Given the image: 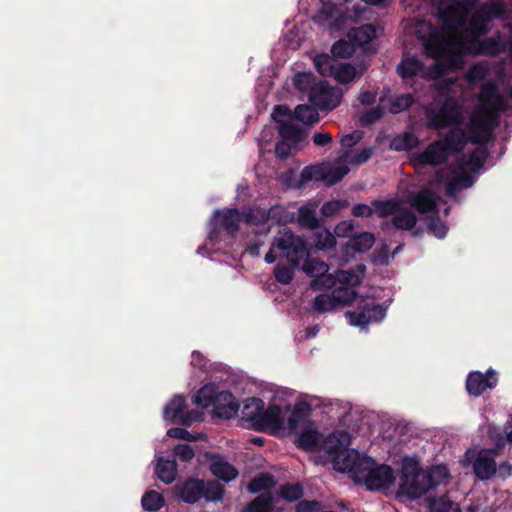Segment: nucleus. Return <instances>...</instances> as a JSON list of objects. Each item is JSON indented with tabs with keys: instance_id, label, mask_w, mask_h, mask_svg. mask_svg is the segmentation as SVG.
Returning a JSON list of instances; mask_svg holds the SVG:
<instances>
[{
	"instance_id": "nucleus-1",
	"label": "nucleus",
	"mask_w": 512,
	"mask_h": 512,
	"mask_svg": "<svg viewBox=\"0 0 512 512\" xmlns=\"http://www.w3.org/2000/svg\"><path fill=\"white\" fill-rule=\"evenodd\" d=\"M479 102L480 111L472 117L469 129V140L472 144L487 143L499 124L500 113L508 109L507 100L492 80H486L480 86Z\"/></svg>"
},
{
	"instance_id": "nucleus-2",
	"label": "nucleus",
	"mask_w": 512,
	"mask_h": 512,
	"mask_svg": "<svg viewBox=\"0 0 512 512\" xmlns=\"http://www.w3.org/2000/svg\"><path fill=\"white\" fill-rule=\"evenodd\" d=\"M273 247H277L281 256L286 258L289 263V266L277 264L274 268V277L277 282L288 285L294 278V270L308 256L306 242L290 229H283L279 232V236L274 238Z\"/></svg>"
},
{
	"instance_id": "nucleus-3",
	"label": "nucleus",
	"mask_w": 512,
	"mask_h": 512,
	"mask_svg": "<svg viewBox=\"0 0 512 512\" xmlns=\"http://www.w3.org/2000/svg\"><path fill=\"white\" fill-rule=\"evenodd\" d=\"M431 489L429 476L425 475L419 463L412 458H405L402 464L399 492L409 499H417Z\"/></svg>"
},
{
	"instance_id": "nucleus-4",
	"label": "nucleus",
	"mask_w": 512,
	"mask_h": 512,
	"mask_svg": "<svg viewBox=\"0 0 512 512\" xmlns=\"http://www.w3.org/2000/svg\"><path fill=\"white\" fill-rule=\"evenodd\" d=\"M496 449H480L479 451L469 449L465 452V461L472 464L475 477L480 481H488L497 473L495 457Z\"/></svg>"
},
{
	"instance_id": "nucleus-5",
	"label": "nucleus",
	"mask_w": 512,
	"mask_h": 512,
	"mask_svg": "<svg viewBox=\"0 0 512 512\" xmlns=\"http://www.w3.org/2000/svg\"><path fill=\"white\" fill-rule=\"evenodd\" d=\"M242 214L237 208H225L215 210L209 231V238L216 240L223 230L230 236H235L240 229Z\"/></svg>"
},
{
	"instance_id": "nucleus-6",
	"label": "nucleus",
	"mask_w": 512,
	"mask_h": 512,
	"mask_svg": "<svg viewBox=\"0 0 512 512\" xmlns=\"http://www.w3.org/2000/svg\"><path fill=\"white\" fill-rule=\"evenodd\" d=\"M342 96L341 89L331 86L326 81H319L312 88L308 99L314 107L322 111H331L341 103Z\"/></svg>"
},
{
	"instance_id": "nucleus-7",
	"label": "nucleus",
	"mask_w": 512,
	"mask_h": 512,
	"mask_svg": "<svg viewBox=\"0 0 512 512\" xmlns=\"http://www.w3.org/2000/svg\"><path fill=\"white\" fill-rule=\"evenodd\" d=\"M359 311H347L346 318L352 326L364 327L373 322H380L386 316V308L374 300L362 301Z\"/></svg>"
},
{
	"instance_id": "nucleus-8",
	"label": "nucleus",
	"mask_w": 512,
	"mask_h": 512,
	"mask_svg": "<svg viewBox=\"0 0 512 512\" xmlns=\"http://www.w3.org/2000/svg\"><path fill=\"white\" fill-rule=\"evenodd\" d=\"M430 32L419 36L426 55L435 60L445 58L451 53V43L442 30L430 25Z\"/></svg>"
},
{
	"instance_id": "nucleus-9",
	"label": "nucleus",
	"mask_w": 512,
	"mask_h": 512,
	"mask_svg": "<svg viewBox=\"0 0 512 512\" xmlns=\"http://www.w3.org/2000/svg\"><path fill=\"white\" fill-rule=\"evenodd\" d=\"M426 116L429 121V127L434 129H444L453 125H459L462 120L459 108L447 101L438 109H427Z\"/></svg>"
},
{
	"instance_id": "nucleus-10",
	"label": "nucleus",
	"mask_w": 512,
	"mask_h": 512,
	"mask_svg": "<svg viewBox=\"0 0 512 512\" xmlns=\"http://www.w3.org/2000/svg\"><path fill=\"white\" fill-rule=\"evenodd\" d=\"M497 383V373L494 369H488L485 374L474 371L467 376L466 390L470 396L479 397L487 388H495Z\"/></svg>"
},
{
	"instance_id": "nucleus-11",
	"label": "nucleus",
	"mask_w": 512,
	"mask_h": 512,
	"mask_svg": "<svg viewBox=\"0 0 512 512\" xmlns=\"http://www.w3.org/2000/svg\"><path fill=\"white\" fill-rule=\"evenodd\" d=\"M448 152L440 140L429 144L425 150L414 156L413 162L416 166H438L446 162Z\"/></svg>"
},
{
	"instance_id": "nucleus-12",
	"label": "nucleus",
	"mask_w": 512,
	"mask_h": 512,
	"mask_svg": "<svg viewBox=\"0 0 512 512\" xmlns=\"http://www.w3.org/2000/svg\"><path fill=\"white\" fill-rule=\"evenodd\" d=\"M394 480V473L390 466L376 465L375 463L364 479V483L368 490H379L389 487Z\"/></svg>"
},
{
	"instance_id": "nucleus-13",
	"label": "nucleus",
	"mask_w": 512,
	"mask_h": 512,
	"mask_svg": "<svg viewBox=\"0 0 512 512\" xmlns=\"http://www.w3.org/2000/svg\"><path fill=\"white\" fill-rule=\"evenodd\" d=\"M436 13L444 26L449 29L463 26L467 17L449 0H440L437 4Z\"/></svg>"
},
{
	"instance_id": "nucleus-14",
	"label": "nucleus",
	"mask_w": 512,
	"mask_h": 512,
	"mask_svg": "<svg viewBox=\"0 0 512 512\" xmlns=\"http://www.w3.org/2000/svg\"><path fill=\"white\" fill-rule=\"evenodd\" d=\"M204 480L189 477L175 485L177 496L187 504H195L203 497Z\"/></svg>"
},
{
	"instance_id": "nucleus-15",
	"label": "nucleus",
	"mask_w": 512,
	"mask_h": 512,
	"mask_svg": "<svg viewBox=\"0 0 512 512\" xmlns=\"http://www.w3.org/2000/svg\"><path fill=\"white\" fill-rule=\"evenodd\" d=\"M351 444V436L345 430H337L329 434L322 443V449L331 461L339 459V455Z\"/></svg>"
},
{
	"instance_id": "nucleus-16",
	"label": "nucleus",
	"mask_w": 512,
	"mask_h": 512,
	"mask_svg": "<svg viewBox=\"0 0 512 512\" xmlns=\"http://www.w3.org/2000/svg\"><path fill=\"white\" fill-rule=\"evenodd\" d=\"M238 410L239 404L232 392L228 390L217 391L213 405V413L216 417L228 420L234 417Z\"/></svg>"
},
{
	"instance_id": "nucleus-17",
	"label": "nucleus",
	"mask_w": 512,
	"mask_h": 512,
	"mask_svg": "<svg viewBox=\"0 0 512 512\" xmlns=\"http://www.w3.org/2000/svg\"><path fill=\"white\" fill-rule=\"evenodd\" d=\"M211 473L220 480L230 482L237 478L238 470L224 456L217 453H207Z\"/></svg>"
},
{
	"instance_id": "nucleus-18",
	"label": "nucleus",
	"mask_w": 512,
	"mask_h": 512,
	"mask_svg": "<svg viewBox=\"0 0 512 512\" xmlns=\"http://www.w3.org/2000/svg\"><path fill=\"white\" fill-rule=\"evenodd\" d=\"M360 277L351 271V279L347 282H338L335 289L332 291V296L337 305H350L356 298L357 293L355 288L360 285Z\"/></svg>"
},
{
	"instance_id": "nucleus-19",
	"label": "nucleus",
	"mask_w": 512,
	"mask_h": 512,
	"mask_svg": "<svg viewBox=\"0 0 512 512\" xmlns=\"http://www.w3.org/2000/svg\"><path fill=\"white\" fill-rule=\"evenodd\" d=\"M253 428L256 431H264L268 428H284L282 409L278 405L274 404L269 405L267 409L264 408Z\"/></svg>"
},
{
	"instance_id": "nucleus-20",
	"label": "nucleus",
	"mask_w": 512,
	"mask_h": 512,
	"mask_svg": "<svg viewBox=\"0 0 512 512\" xmlns=\"http://www.w3.org/2000/svg\"><path fill=\"white\" fill-rule=\"evenodd\" d=\"M349 277L351 278V271L347 270H338L335 274H327L326 272H323L312 279L309 287L313 291L322 289L334 290L338 282H347L349 281Z\"/></svg>"
},
{
	"instance_id": "nucleus-21",
	"label": "nucleus",
	"mask_w": 512,
	"mask_h": 512,
	"mask_svg": "<svg viewBox=\"0 0 512 512\" xmlns=\"http://www.w3.org/2000/svg\"><path fill=\"white\" fill-rule=\"evenodd\" d=\"M411 206L421 214L436 213L437 203L436 196L430 189L424 188L414 193L410 197Z\"/></svg>"
},
{
	"instance_id": "nucleus-22",
	"label": "nucleus",
	"mask_w": 512,
	"mask_h": 512,
	"mask_svg": "<svg viewBox=\"0 0 512 512\" xmlns=\"http://www.w3.org/2000/svg\"><path fill=\"white\" fill-rule=\"evenodd\" d=\"M447 152L459 153L470 142L469 136L459 127L451 128L444 139L440 140Z\"/></svg>"
},
{
	"instance_id": "nucleus-23",
	"label": "nucleus",
	"mask_w": 512,
	"mask_h": 512,
	"mask_svg": "<svg viewBox=\"0 0 512 512\" xmlns=\"http://www.w3.org/2000/svg\"><path fill=\"white\" fill-rule=\"evenodd\" d=\"M351 152L346 151L343 156L336 159L335 164L325 170V183L333 186L340 182L350 171L347 164V158Z\"/></svg>"
},
{
	"instance_id": "nucleus-24",
	"label": "nucleus",
	"mask_w": 512,
	"mask_h": 512,
	"mask_svg": "<svg viewBox=\"0 0 512 512\" xmlns=\"http://www.w3.org/2000/svg\"><path fill=\"white\" fill-rule=\"evenodd\" d=\"M155 475L165 484L173 483L177 476V463L175 459L159 457L155 466Z\"/></svg>"
},
{
	"instance_id": "nucleus-25",
	"label": "nucleus",
	"mask_w": 512,
	"mask_h": 512,
	"mask_svg": "<svg viewBox=\"0 0 512 512\" xmlns=\"http://www.w3.org/2000/svg\"><path fill=\"white\" fill-rule=\"evenodd\" d=\"M424 70V63L417 56H408L397 65V73L403 79L417 76Z\"/></svg>"
},
{
	"instance_id": "nucleus-26",
	"label": "nucleus",
	"mask_w": 512,
	"mask_h": 512,
	"mask_svg": "<svg viewBox=\"0 0 512 512\" xmlns=\"http://www.w3.org/2000/svg\"><path fill=\"white\" fill-rule=\"evenodd\" d=\"M360 453L356 449L347 447L340 455L339 459L332 461L333 467L339 472H349L355 469V463L359 461Z\"/></svg>"
},
{
	"instance_id": "nucleus-27",
	"label": "nucleus",
	"mask_w": 512,
	"mask_h": 512,
	"mask_svg": "<svg viewBox=\"0 0 512 512\" xmlns=\"http://www.w3.org/2000/svg\"><path fill=\"white\" fill-rule=\"evenodd\" d=\"M186 400L183 396H175L164 408L163 417L166 421L178 423V420L184 415Z\"/></svg>"
},
{
	"instance_id": "nucleus-28",
	"label": "nucleus",
	"mask_w": 512,
	"mask_h": 512,
	"mask_svg": "<svg viewBox=\"0 0 512 512\" xmlns=\"http://www.w3.org/2000/svg\"><path fill=\"white\" fill-rule=\"evenodd\" d=\"M265 407V403L260 398H249L244 402L242 414L243 418L247 421H249L254 427L256 424L258 418L260 417L261 412H263V409Z\"/></svg>"
},
{
	"instance_id": "nucleus-29",
	"label": "nucleus",
	"mask_w": 512,
	"mask_h": 512,
	"mask_svg": "<svg viewBox=\"0 0 512 512\" xmlns=\"http://www.w3.org/2000/svg\"><path fill=\"white\" fill-rule=\"evenodd\" d=\"M505 12L506 8L503 3H491L477 12L474 16V21L488 23L492 19L503 17Z\"/></svg>"
},
{
	"instance_id": "nucleus-30",
	"label": "nucleus",
	"mask_w": 512,
	"mask_h": 512,
	"mask_svg": "<svg viewBox=\"0 0 512 512\" xmlns=\"http://www.w3.org/2000/svg\"><path fill=\"white\" fill-rule=\"evenodd\" d=\"M417 223V217L415 213L406 208H400L392 218V224L397 229L401 230H412Z\"/></svg>"
},
{
	"instance_id": "nucleus-31",
	"label": "nucleus",
	"mask_w": 512,
	"mask_h": 512,
	"mask_svg": "<svg viewBox=\"0 0 512 512\" xmlns=\"http://www.w3.org/2000/svg\"><path fill=\"white\" fill-rule=\"evenodd\" d=\"M377 36V31L374 25L364 24L358 28L352 29L349 32V37L357 45H365L371 42Z\"/></svg>"
},
{
	"instance_id": "nucleus-32",
	"label": "nucleus",
	"mask_w": 512,
	"mask_h": 512,
	"mask_svg": "<svg viewBox=\"0 0 512 512\" xmlns=\"http://www.w3.org/2000/svg\"><path fill=\"white\" fill-rule=\"evenodd\" d=\"M278 130L282 139L290 141L293 144H299L304 139L303 130L297 125L293 124L291 120L281 122Z\"/></svg>"
},
{
	"instance_id": "nucleus-33",
	"label": "nucleus",
	"mask_w": 512,
	"mask_h": 512,
	"mask_svg": "<svg viewBox=\"0 0 512 512\" xmlns=\"http://www.w3.org/2000/svg\"><path fill=\"white\" fill-rule=\"evenodd\" d=\"M310 412L311 407L307 402L296 403L287 419L288 428L291 430L296 429L298 425L310 415Z\"/></svg>"
},
{
	"instance_id": "nucleus-34",
	"label": "nucleus",
	"mask_w": 512,
	"mask_h": 512,
	"mask_svg": "<svg viewBox=\"0 0 512 512\" xmlns=\"http://www.w3.org/2000/svg\"><path fill=\"white\" fill-rule=\"evenodd\" d=\"M473 184V178L467 173H461L452 177L446 184L445 193L449 197H455L463 188H469Z\"/></svg>"
},
{
	"instance_id": "nucleus-35",
	"label": "nucleus",
	"mask_w": 512,
	"mask_h": 512,
	"mask_svg": "<svg viewBox=\"0 0 512 512\" xmlns=\"http://www.w3.org/2000/svg\"><path fill=\"white\" fill-rule=\"evenodd\" d=\"M216 393L217 389L215 385H204L194 395L193 402L197 406H200L202 408H208L214 405Z\"/></svg>"
},
{
	"instance_id": "nucleus-36",
	"label": "nucleus",
	"mask_w": 512,
	"mask_h": 512,
	"mask_svg": "<svg viewBox=\"0 0 512 512\" xmlns=\"http://www.w3.org/2000/svg\"><path fill=\"white\" fill-rule=\"evenodd\" d=\"M374 243L375 236L372 233L362 232L349 240L348 247L355 252L363 253L370 250Z\"/></svg>"
},
{
	"instance_id": "nucleus-37",
	"label": "nucleus",
	"mask_w": 512,
	"mask_h": 512,
	"mask_svg": "<svg viewBox=\"0 0 512 512\" xmlns=\"http://www.w3.org/2000/svg\"><path fill=\"white\" fill-rule=\"evenodd\" d=\"M293 117L296 120L308 125L319 121V113L316 107L308 104L298 105L293 112Z\"/></svg>"
},
{
	"instance_id": "nucleus-38",
	"label": "nucleus",
	"mask_w": 512,
	"mask_h": 512,
	"mask_svg": "<svg viewBox=\"0 0 512 512\" xmlns=\"http://www.w3.org/2000/svg\"><path fill=\"white\" fill-rule=\"evenodd\" d=\"M275 479L269 473H258L248 484V491L256 494L275 486Z\"/></svg>"
},
{
	"instance_id": "nucleus-39",
	"label": "nucleus",
	"mask_w": 512,
	"mask_h": 512,
	"mask_svg": "<svg viewBox=\"0 0 512 512\" xmlns=\"http://www.w3.org/2000/svg\"><path fill=\"white\" fill-rule=\"evenodd\" d=\"M225 493L224 486L216 480L204 481L203 497L207 502L222 501Z\"/></svg>"
},
{
	"instance_id": "nucleus-40",
	"label": "nucleus",
	"mask_w": 512,
	"mask_h": 512,
	"mask_svg": "<svg viewBox=\"0 0 512 512\" xmlns=\"http://www.w3.org/2000/svg\"><path fill=\"white\" fill-rule=\"evenodd\" d=\"M298 223L301 227L311 230L317 229L320 226L315 209L307 205L301 206L298 209Z\"/></svg>"
},
{
	"instance_id": "nucleus-41",
	"label": "nucleus",
	"mask_w": 512,
	"mask_h": 512,
	"mask_svg": "<svg viewBox=\"0 0 512 512\" xmlns=\"http://www.w3.org/2000/svg\"><path fill=\"white\" fill-rule=\"evenodd\" d=\"M142 508L149 512L159 511L165 505L164 497L155 490L144 493L141 499Z\"/></svg>"
},
{
	"instance_id": "nucleus-42",
	"label": "nucleus",
	"mask_w": 512,
	"mask_h": 512,
	"mask_svg": "<svg viewBox=\"0 0 512 512\" xmlns=\"http://www.w3.org/2000/svg\"><path fill=\"white\" fill-rule=\"evenodd\" d=\"M471 154L469 155V159L467 161V165L470 167L471 171L478 172L486 162L489 151L485 144H478Z\"/></svg>"
},
{
	"instance_id": "nucleus-43",
	"label": "nucleus",
	"mask_w": 512,
	"mask_h": 512,
	"mask_svg": "<svg viewBox=\"0 0 512 512\" xmlns=\"http://www.w3.org/2000/svg\"><path fill=\"white\" fill-rule=\"evenodd\" d=\"M418 138L409 132L398 135L391 140L390 147L395 151H408L418 145Z\"/></svg>"
},
{
	"instance_id": "nucleus-44",
	"label": "nucleus",
	"mask_w": 512,
	"mask_h": 512,
	"mask_svg": "<svg viewBox=\"0 0 512 512\" xmlns=\"http://www.w3.org/2000/svg\"><path fill=\"white\" fill-rule=\"evenodd\" d=\"M429 507L431 512H461L459 505L447 496L431 498Z\"/></svg>"
},
{
	"instance_id": "nucleus-45",
	"label": "nucleus",
	"mask_w": 512,
	"mask_h": 512,
	"mask_svg": "<svg viewBox=\"0 0 512 512\" xmlns=\"http://www.w3.org/2000/svg\"><path fill=\"white\" fill-rule=\"evenodd\" d=\"M296 445L303 450L314 451L319 446L318 432L312 429L302 431L297 438Z\"/></svg>"
},
{
	"instance_id": "nucleus-46",
	"label": "nucleus",
	"mask_w": 512,
	"mask_h": 512,
	"mask_svg": "<svg viewBox=\"0 0 512 512\" xmlns=\"http://www.w3.org/2000/svg\"><path fill=\"white\" fill-rule=\"evenodd\" d=\"M273 508V498L270 494H262L247 504L243 512H270Z\"/></svg>"
},
{
	"instance_id": "nucleus-47",
	"label": "nucleus",
	"mask_w": 512,
	"mask_h": 512,
	"mask_svg": "<svg viewBox=\"0 0 512 512\" xmlns=\"http://www.w3.org/2000/svg\"><path fill=\"white\" fill-rule=\"evenodd\" d=\"M372 207L380 218H385L398 212L399 203L394 199L373 200Z\"/></svg>"
},
{
	"instance_id": "nucleus-48",
	"label": "nucleus",
	"mask_w": 512,
	"mask_h": 512,
	"mask_svg": "<svg viewBox=\"0 0 512 512\" xmlns=\"http://www.w3.org/2000/svg\"><path fill=\"white\" fill-rule=\"evenodd\" d=\"M316 84L315 76L310 72H298L293 77L295 89L303 93L309 94Z\"/></svg>"
},
{
	"instance_id": "nucleus-49",
	"label": "nucleus",
	"mask_w": 512,
	"mask_h": 512,
	"mask_svg": "<svg viewBox=\"0 0 512 512\" xmlns=\"http://www.w3.org/2000/svg\"><path fill=\"white\" fill-rule=\"evenodd\" d=\"M375 461L368 456L360 455L359 461L355 463V469L352 470L351 474L355 481L364 482L368 472L373 468Z\"/></svg>"
},
{
	"instance_id": "nucleus-50",
	"label": "nucleus",
	"mask_w": 512,
	"mask_h": 512,
	"mask_svg": "<svg viewBox=\"0 0 512 512\" xmlns=\"http://www.w3.org/2000/svg\"><path fill=\"white\" fill-rule=\"evenodd\" d=\"M427 228L430 233L439 239H443L448 232V227L441 220L438 211L427 217Z\"/></svg>"
},
{
	"instance_id": "nucleus-51",
	"label": "nucleus",
	"mask_w": 512,
	"mask_h": 512,
	"mask_svg": "<svg viewBox=\"0 0 512 512\" xmlns=\"http://www.w3.org/2000/svg\"><path fill=\"white\" fill-rule=\"evenodd\" d=\"M425 475L429 476V480L431 482V489L442 484L450 476L449 470L444 465L432 466L429 470L425 471Z\"/></svg>"
},
{
	"instance_id": "nucleus-52",
	"label": "nucleus",
	"mask_w": 512,
	"mask_h": 512,
	"mask_svg": "<svg viewBox=\"0 0 512 512\" xmlns=\"http://www.w3.org/2000/svg\"><path fill=\"white\" fill-rule=\"evenodd\" d=\"M335 80L340 84H348L356 77V69L349 63L341 64L334 72Z\"/></svg>"
},
{
	"instance_id": "nucleus-53",
	"label": "nucleus",
	"mask_w": 512,
	"mask_h": 512,
	"mask_svg": "<svg viewBox=\"0 0 512 512\" xmlns=\"http://www.w3.org/2000/svg\"><path fill=\"white\" fill-rule=\"evenodd\" d=\"M337 306L332 295L319 294L317 295L312 303V308L318 313H324L335 309Z\"/></svg>"
},
{
	"instance_id": "nucleus-54",
	"label": "nucleus",
	"mask_w": 512,
	"mask_h": 512,
	"mask_svg": "<svg viewBox=\"0 0 512 512\" xmlns=\"http://www.w3.org/2000/svg\"><path fill=\"white\" fill-rule=\"evenodd\" d=\"M325 169L318 165H310L303 168L300 173V182L307 183L312 180H322L325 182Z\"/></svg>"
},
{
	"instance_id": "nucleus-55",
	"label": "nucleus",
	"mask_w": 512,
	"mask_h": 512,
	"mask_svg": "<svg viewBox=\"0 0 512 512\" xmlns=\"http://www.w3.org/2000/svg\"><path fill=\"white\" fill-rule=\"evenodd\" d=\"M413 103L414 98L411 94H401L392 101L389 111L392 114H398L410 108Z\"/></svg>"
},
{
	"instance_id": "nucleus-56",
	"label": "nucleus",
	"mask_w": 512,
	"mask_h": 512,
	"mask_svg": "<svg viewBox=\"0 0 512 512\" xmlns=\"http://www.w3.org/2000/svg\"><path fill=\"white\" fill-rule=\"evenodd\" d=\"M328 266L318 259H306L303 265V271L310 277H316L323 272H327Z\"/></svg>"
},
{
	"instance_id": "nucleus-57",
	"label": "nucleus",
	"mask_w": 512,
	"mask_h": 512,
	"mask_svg": "<svg viewBox=\"0 0 512 512\" xmlns=\"http://www.w3.org/2000/svg\"><path fill=\"white\" fill-rule=\"evenodd\" d=\"M314 244L320 250L330 249L336 245V239L329 230H323L316 233Z\"/></svg>"
},
{
	"instance_id": "nucleus-58",
	"label": "nucleus",
	"mask_w": 512,
	"mask_h": 512,
	"mask_svg": "<svg viewBox=\"0 0 512 512\" xmlns=\"http://www.w3.org/2000/svg\"><path fill=\"white\" fill-rule=\"evenodd\" d=\"M480 52L485 55H497L502 51V44L499 39L489 37L480 42Z\"/></svg>"
},
{
	"instance_id": "nucleus-59",
	"label": "nucleus",
	"mask_w": 512,
	"mask_h": 512,
	"mask_svg": "<svg viewBox=\"0 0 512 512\" xmlns=\"http://www.w3.org/2000/svg\"><path fill=\"white\" fill-rule=\"evenodd\" d=\"M280 496L287 501H296L303 496L300 484H284L280 489Z\"/></svg>"
},
{
	"instance_id": "nucleus-60",
	"label": "nucleus",
	"mask_w": 512,
	"mask_h": 512,
	"mask_svg": "<svg viewBox=\"0 0 512 512\" xmlns=\"http://www.w3.org/2000/svg\"><path fill=\"white\" fill-rule=\"evenodd\" d=\"M332 62L333 60L328 55H319L314 60L317 71L323 76L334 75L335 69Z\"/></svg>"
},
{
	"instance_id": "nucleus-61",
	"label": "nucleus",
	"mask_w": 512,
	"mask_h": 512,
	"mask_svg": "<svg viewBox=\"0 0 512 512\" xmlns=\"http://www.w3.org/2000/svg\"><path fill=\"white\" fill-rule=\"evenodd\" d=\"M384 114V108L378 105L363 113L360 117V122L363 126H368L380 120Z\"/></svg>"
},
{
	"instance_id": "nucleus-62",
	"label": "nucleus",
	"mask_w": 512,
	"mask_h": 512,
	"mask_svg": "<svg viewBox=\"0 0 512 512\" xmlns=\"http://www.w3.org/2000/svg\"><path fill=\"white\" fill-rule=\"evenodd\" d=\"M173 453L182 462H189L195 456L194 450L189 444H177L173 449Z\"/></svg>"
},
{
	"instance_id": "nucleus-63",
	"label": "nucleus",
	"mask_w": 512,
	"mask_h": 512,
	"mask_svg": "<svg viewBox=\"0 0 512 512\" xmlns=\"http://www.w3.org/2000/svg\"><path fill=\"white\" fill-rule=\"evenodd\" d=\"M374 149L371 147L363 148L361 151L355 152L353 155H349V163L352 165L360 166L366 163L373 155Z\"/></svg>"
},
{
	"instance_id": "nucleus-64",
	"label": "nucleus",
	"mask_w": 512,
	"mask_h": 512,
	"mask_svg": "<svg viewBox=\"0 0 512 512\" xmlns=\"http://www.w3.org/2000/svg\"><path fill=\"white\" fill-rule=\"evenodd\" d=\"M321 506V502L317 500L304 499L296 505V512H318Z\"/></svg>"
}]
</instances>
